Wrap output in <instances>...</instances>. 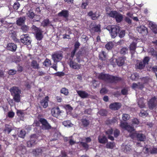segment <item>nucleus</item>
<instances>
[{"label":"nucleus","instance_id":"f257e3e1","mask_svg":"<svg viewBox=\"0 0 157 157\" xmlns=\"http://www.w3.org/2000/svg\"><path fill=\"white\" fill-rule=\"evenodd\" d=\"M98 78L100 79L109 83H115L121 80V78L118 77L105 74L102 73L99 74Z\"/></svg>","mask_w":157,"mask_h":157},{"label":"nucleus","instance_id":"f03ea898","mask_svg":"<svg viewBox=\"0 0 157 157\" xmlns=\"http://www.w3.org/2000/svg\"><path fill=\"white\" fill-rule=\"evenodd\" d=\"M150 58L148 56L144 58L142 61H138L136 64L137 68L139 69H143L146 64H148Z\"/></svg>","mask_w":157,"mask_h":157},{"label":"nucleus","instance_id":"7ed1b4c3","mask_svg":"<svg viewBox=\"0 0 157 157\" xmlns=\"http://www.w3.org/2000/svg\"><path fill=\"white\" fill-rule=\"evenodd\" d=\"M31 28L33 31L36 34V39L38 40H41L43 37L41 30L34 25H33Z\"/></svg>","mask_w":157,"mask_h":157},{"label":"nucleus","instance_id":"20e7f679","mask_svg":"<svg viewBox=\"0 0 157 157\" xmlns=\"http://www.w3.org/2000/svg\"><path fill=\"white\" fill-rule=\"evenodd\" d=\"M38 136L34 134L30 137V139L27 142V146L28 147H31L36 144V141Z\"/></svg>","mask_w":157,"mask_h":157},{"label":"nucleus","instance_id":"39448f33","mask_svg":"<svg viewBox=\"0 0 157 157\" xmlns=\"http://www.w3.org/2000/svg\"><path fill=\"white\" fill-rule=\"evenodd\" d=\"M21 42L25 45H29L30 44L31 41L30 37L28 34H23L21 36Z\"/></svg>","mask_w":157,"mask_h":157},{"label":"nucleus","instance_id":"423d86ee","mask_svg":"<svg viewBox=\"0 0 157 157\" xmlns=\"http://www.w3.org/2000/svg\"><path fill=\"white\" fill-rule=\"evenodd\" d=\"M52 57L54 63H57L61 60L63 54L61 52H56L52 55Z\"/></svg>","mask_w":157,"mask_h":157},{"label":"nucleus","instance_id":"0eeeda50","mask_svg":"<svg viewBox=\"0 0 157 157\" xmlns=\"http://www.w3.org/2000/svg\"><path fill=\"white\" fill-rule=\"evenodd\" d=\"M120 127L122 128L127 130L128 132H131L134 131V128L126 122L121 121V122Z\"/></svg>","mask_w":157,"mask_h":157},{"label":"nucleus","instance_id":"6e6552de","mask_svg":"<svg viewBox=\"0 0 157 157\" xmlns=\"http://www.w3.org/2000/svg\"><path fill=\"white\" fill-rule=\"evenodd\" d=\"M69 61L68 64L71 68L77 70L81 68V64L74 62L72 59H69Z\"/></svg>","mask_w":157,"mask_h":157},{"label":"nucleus","instance_id":"1a4fd4ad","mask_svg":"<svg viewBox=\"0 0 157 157\" xmlns=\"http://www.w3.org/2000/svg\"><path fill=\"white\" fill-rule=\"evenodd\" d=\"M39 121L42 124V128L45 130H48L52 128L51 125L48 123L47 121L44 118H41Z\"/></svg>","mask_w":157,"mask_h":157},{"label":"nucleus","instance_id":"9d476101","mask_svg":"<svg viewBox=\"0 0 157 157\" xmlns=\"http://www.w3.org/2000/svg\"><path fill=\"white\" fill-rule=\"evenodd\" d=\"M63 111L60 110L58 107H54L51 109V114L54 117H57L60 115L61 113H62Z\"/></svg>","mask_w":157,"mask_h":157},{"label":"nucleus","instance_id":"9b49d317","mask_svg":"<svg viewBox=\"0 0 157 157\" xmlns=\"http://www.w3.org/2000/svg\"><path fill=\"white\" fill-rule=\"evenodd\" d=\"M120 30V27L117 26H113L112 29L110 31V33L112 38H114L119 33Z\"/></svg>","mask_w":157,"mask_h":157},{"label":"nucleus","instance_id":"f8f14e48","mask_svg":"<svg viewBox=\"0 0 157 157\" xmlns=\"http://www.w3.org/2000/svg\"><path fill=\"white\" fill-rule=\"evenodd\" d=\"M157 99L155 97L151 98L148 101V105L151 109H153L157 105Z\"/></svg>","mask_w":157,"mask_h":157},{"label":"nucleus","instance_id":"ddd939ff","mask_svg":"<svg viewBox=\"0 0 157 157\" xmlns=\"http://www.w3.org/2000/svg\"><path fill=\"white\" fill-rule=\"evenodd\" d=\"M134 135L136 136L137 139L141 141H144L146 139L145 135L140 132H136Z\"/></svg>","mask_w":157,"mask_h":157},{"label":"nucleus","instance_id":"4468645a","mask_svg":"<svg viewBox=\"0 0 157 157\" xmlns=\"http://www.w3.org/2000/svg\"><path fill=\"white\" fill-rule=\"evenodd\" d=\"M10 91L12 95L20 94L21 93V90L16 86H13L10 89Z\"/></svg>","mask_w":157,"mask_h":157},{"label":"nucleus","instance_id":"2eb2a0df","mask_svg":"<svg viewBox=\"0 0 157 157\" xmlns=\"http://www.w3.org/2000/svg\"><path fill=\"white\" fill-rule=\"evenodd\" d=\"M7 48L8 50L14 52L17 48V46L16 44L13 43H9L7 45Z\"/></svg>","mask_w":157,"mask_h":157},{"label":"nucleus","instance_id":"dca6fc26","mask_svg":"<svg viewBox=\"0 0 157 157\" xmlns=\"http://www.w3.org/2000/svg\"><path fill=\"white\" fill-rule=\"evenodd\" d=\"M121 104L120 103L115 102L109 105L110 109L113 110H117L120 108Z\"/></svg>","mask_w":157,"mask_h":157},{"label":"nucleus","instance_id":"f3484780","mask_svg":"<svg viewBox=\"0 0 157 157\" xmlns=\"http://www.w3.org/2000/svg\"><path fill=\"white\" fill-rule=\"evenodd\" d=\"M90 30L91 33L100 32H101L100 25H96L93 27H92L91 25L90 26Z\"/></svg>","mask_w":157,"mask_h":157},{"label":"nucleus","instance_id":"a211bd4d","mask_svg":"<svg viewBox=\"0 0 157 157\" xmlns=\"http://www.w3.org/2000/svg\"><path fill=\"white\" fill-rule=\"evenodd\" d=\"M137 30L140 33L145 34H147V28L144 26H141L137 27Z\"/></svg>","mask_w":157,"mask_h":157},{"label":"nucleus","instance_id":"6ab92c4d","mask_svg":"<svg viewBox=\"0 0 157 157\" xmlns=\"http://www.w3.org/2000/svg\"><path fill=\"white\" fill-rule=\"evenodd\" d=\"M69 12L66 10H63L58 13L59 17H62L65 18H67L69 16Z\"/></svg>","mask_w":157,"mask_h":157},{"label":"nucleus","instance_id":"aec40b11","mask_svg":"<svg viewBox=\"0 0 157 157\" xmlns=\"http://www.w3.org/2000/svg\"><path fill=\"white\" fill-rule=\"evenodd\" d=\"M48 97L46 96L45 97L44 99L42 100L40 102L41 105L44 108H46L48 106Z\"/></svg>","mask_w":157,"mask_h":157},{"label":"nucleus","instance_id":"412c9836","mask_svg":"<svg viewBox=\"0 0 157 157\" xmlns=\"http://www.w3.org/2000/svg\"><path fill=\"white\" fill-rule=\"evenodd\" d=\"M88 15L93 20H96L99 17L100 15H97L96 13H94L92 11H90L88 13Z\"/></svg>","mask_w":157,"mask_h":157},{"label":"nucleus","instance_id":"4be33fe9","mask_svg":"<svg viewBox=\"0 0 157 157\" xmlns=\"http://www.w3.org/2000/svg\"><path fill=\"white\" fill-rule=\"evenodd\" d=\"M125 59H126L124 57H119L117 59H116L117 65L119 66H122L124 64Z\"/></svg>","mask_w":157,"mask_h":157},{"label":"nucleus","instance_id":"5701e85b","mask_svg":"<svg viewBox=\"0 0 157 157\" xmlns=\"http://www.w3.org/2000/svg\"><path fill=\"white\" fill-rule=\"evenodd\" d=\"M132 87L135 90H136L137 89H142L144 88V86L143 84L140 83H138L137 84L133 83L132 84Z\"/></svg>","mask_w":157,"mask_h":157},{"label":"nucleus","instance_id":"b1692460","mask_svg":"<svg viewBox=\"0 0 157 157\" xmlns=\"http://www.w3.org/2000/svg\"><path fill=\"white\" fill-rule=\"evenodd\" d=\"M81 121L82 124V125L84 127H88L90 123V122L87 118L85 117V118H82L81 120Z\"/></svg>","mask_w":157,"mask_h":157},{"label":"nucleus","instance_id":"393cba45","mask_svg":"<svg viewBox=\"0 0 157 157\" xmlns=\"http://www.w3.org/2000/svg\"><path fill=\"white\" fill-rule=\"evenodd\" d=\"M25 17H20L17 20L16 23L17 25L22 26L25 23Z\"/></svg>","mask_w":157,"mask_h":157},{"label":"nucleus","instance_id":"a878e982","mask_svg":"<svg viewBox=\"0 0 157 157\" xmlns=\"http://www.w3.org/2000/svg\"><path fill=\"white\" fill-rule=\"evenodd\" d=\"M77 93L79 96L82 98H87L89 96V94L85 91H78Z\"/></svg>","mask_w":157,"mask_h":157},{"label":"nucleus","instance_id":"bb28decb","mask_svg":"<svg viewBox=\"0 0 157 157\" xmlns=\"http://www.w3.org/2000/svg\"><path fill=\"white\" fill-rule=\"evenodd\" d=\"M107 141V139L105 136H99L98 137V141L100 143L105 144Z\"/></svg>","mask_w":157,"mask_h":157},{"label":"nucleus","instance_id":"cd10ccee","mask_svg":"<svg viewBox=\"0 0 157 157\" xmlns=\"http://www.w3.org/2000/svg\"><path fill=\"white\" fill-rule=\"evenodd\" d=\"M108 8L106 9V13L110 17L115 18L117 12L115 11H108Z\"/></svg>","mask_w":157,"mask_h":157},{"label":"nucleus","instance_id":"c85d7f7f","mask_svg":"<svg viewBox=\"0 0 157 157\" xmlns=\"http://www.w3.org/2000/svg\"><path fill=\"white\" fill-rule=\"evenodd\" d=\"M113 132V130L112 128L108 129L106 132V134L108 135V138L111 140H113L114 138L113 136H111Z\"/></svg>","mask_w":157,"mask_h":157},{"label":"nucleus","instance_id":"c756f323","mask_svg":"<svg viewBox=\"0 0 157 157\" xmlns=\"http://www.w3.org/2000/svg\"><path fill=\"white\" fill-rule=\"evenodd\" d=\"M136 44L135 42H132L130 45L129 48L130 50L132 51L131 52L132 54H133L135 53V51L136 48Z\"/></svg>","mask_w":157,"mask_h":157},{"label":"nucleus","instance_id":"7c9ffc66","mask_svg":"<svg viewBox=\"0 0 157 157\" xmlns=\"http://www.w3.org/2000/svg\"><path fill=\"white\" fill-rule=\"evenodd\" d=\"M42 150L41 148L34 149L32 151L33 154L35 155H37L41 154Z\"/></svg>","mask_w":157,"mask_h":157},{"label":"nucleus","instance_id":"2f4dec72","mask_svg":"<svg viewBox=\"0 0 157 157\" xmlns=\"http://www.w3.org/2000/svg\"><path fill=\"white\" fill-rule=\"evenodd\" d=\"M123 18V17L122 15L120 13L117 12L115 18L117 22H120L122 21Z\"/></svg>","mask_w":157,"mask_h":157},{"label":"nucleus","instance_id":"473e14b6","mask_svg":"<svg viewBox=\"0 0 157 157\" xmlns=\"http://www.w3.org/2000/svg\"><path fill=\"white\" fill-rule=\"evenodd\" d=\"M106 56V54L104 51H101L99 54V59L102 60H105V59Z\"/></svg>","mask_w":157,"mask_h":157},{"label":"nucleus","instance_id":"72a5a7b5","mask_svg":"<svg viewBox=\"0 0 157 157\" xmlns=\"http://www.w3.org/2000/svg\"><path fill=\"white\" fill-rule=\"evenodd\" d=\"M113 43L112 42H109L105 45V47L107 50H111L113 48Z\"/></svg>","mask_w":157,"mask_h":157},{"label":"nucleus","instance_id":"f704fd0d","mask_svg":"<svg viewBox=\"0 0 157 157\" xmlns=\"http://www.w3.org/2000/svg\"><path fill=\"white\" fill-rule=\"evenodd\" d=\"M13 96V99L15 102H20L21 100V96L20 94Z\"/></svg>","mask_w":157,"mask_h":157},{"label":"nucleus","instance_id":"c9c22d12","mask_svg":"<svg viewBox=\"0 0 157 157\" xmlns=\"http://www.w3.org/2000/svg\"><path fill=\"white\" fill-rule=\"evenodd\" d=\"M12 128L11 126L8 124L5 125V131L8 134L9 133L12 131Z\"/></svg>","mask_w":157,"mask_h":157},{"label":"nucleus","instance_id":"e433bc0d","mask_svg":"<svg viewBox=\"0 0 157 157\" xmlns=\"http://www.w3.org/2000/svg\"><path fill=\"white\" fill-rule=\"evenodd\" d=\"M122 148L124 149V151L125 152H128L131 149V146L129 145L123 146Z\"/></svg>","mask_w":157,"mask_h":157},{"label":"nucleus","instance_id":"4c0bfd02","mask_svg":"<svg viewBox=\"0 0 157 157\" xmlns=\"http://www.w3.org/2000/svg\"><path fill=\"white\" fill-rule=\"evenodd\" d=\"M115 146L113 142H109L107 143L106 145V147L107 148L112 149Z\"/></svg>","mask_w":157,"mask_h":157},{"label":"nucleus","instance_id":"58836bf2","mask_svg":"<svg viewBox=\"0 0 157 157\" xmlns=\"http://www.w3.org/2000/svg\"><path fill=\"white\" fill-rule=\"evenodd\" d=\"M31 66L34 69H38L39 67V64L35 60L32 61L31 63Z\"/></svg>","mask_w":157,"mask_h":157},{"label":"nucleus","instance_id":"ea45409f","mask_svg":"<svg viewBox=\"0 0 157 157\" xmlns=\"http://www.w3.org/2000/svg\"><path fill=\"white\" fill-rule=\"evenodd\" d=\"M138 105L141 108H143L145 107V105L142 98H140L139 100Z\"/></svg>","mask_w":157,"mask_h":157},{"label":"nucleus","instance_id":"a19ab883","mask_svg":"<svg viewBox=\"0 0 157 157\" xmlns=\"http://www.w3.org/2000/svg\"><path fill=\"white\" fill-rule=\"evenodd\" d=\"M61 93L65 95H67L69 94L68 90L66 88H63L60 90Z\"/></svg>","mask_w":157,"mask_h":157},{"label":"nucleus","instance_id":"79ce46f5","mask_svg":"<svg viewBox=\"0 0 157 157\" xmlns=\"http://www.w3.org/2000/svg\"><path fill=\"white\" fill-rule=\"evenodd\" d=\"M63 124L66 127H71L73 125L69 121H64L63 122Z\"/></svg>","mask_w":157,"mask_h":157},{"label":"nucleus","instance_id":"37998d69","mask_svg":"<svg viewBox=\"0 0 157 157\" xmlns=\"http://www.w3.org/2000/svg\"><path fill=\"white\" fill-rule=\"evenodd\" d=\"M150 147L148 146H146L143 148V151L146 154H149L150 153Z\"/></svg>","mask_w":157,"mask_h":157},{"label":"nucleus","instance_id":"c03bdc74","mask_svg":"<svg viewBox=\"0 0 157 157\" xmlns=\"http://www.w3.org/2000/svg\"><path fill=\"white\" fill-rule=\"evenodd\" d=\"M128 52V48H127L123 47L122 48L120 51V53L123 55H125Z\"/></svg>","mask_w":157,"mask_h":157},{"label":"nucleus","instance_id":"a18cd8bd","mask_svg":"<svg viewBox=\"0 0 157 157\" xmlns=\"http://www.w3.org/2000/svg\"><path fill=\"white\" fill-rule=\"evenodd\" d=\"M43 65L46 67L49 66L51 65V61L48 59H46L43 63Z\"/></svg>","mask_w":157,"mask_h":157},{"label":"nucleus","instance_id":"49530a36","mask_svg":"<svg viewBox=\"0 0 157 157\" xmlns=\"http://www.w3.org/2000/svg\"><path fill=\"white\" fill-rule=\"evenodd\" d=\"M20 6V4L18 2L16 1L14 3L13 5V7L14 10H17L19 8Z\"/></svg>","mask_w":157,"mask_h":157},{"label":"nucleus","instance_id":"de8ad7c7","mask_svg":"<svg viewBox=\"0 0 157 157\" xmlns=\"http://www.w3.org/2000/svg\"><path fill=\"white\" fill-rule=\"evenodd\" d=\"M150 153L151 154H157V147H153L150 148Z\"/></svg>","mask_w":157,"mask_h":157},{"label":"nucleus","instance_id":"09e8293b","mask_svg":"<svg viewBox=\"0 0 157 157\" xmlns=\"http://www.w3.org/2000/svg\"><path fill=\"white\" fill-rule=\"evenodd\" d=\"M148 115V113H147L146 111H144V110H142L140 113L139 114V115L143 117H146Z\"/></svg>","mask_w":157,"mask_h":157},{"label":"nucleus","instance_id":"8fccbe9b","mask_svg":"<svg viewBox=\"0 0 157 157\" xmlns=\"http://www.w3.org/2000/svg\"><path fill=\"white\" fill-rule=\"evenodd\" d=\"M132 124L133 125L136 127L139 124V122L137 118H134L132 120Z\"/></svg>","mask_w":157,"mask_h":157},{"label":"nucleus","instance_id":"3c124183","mask_svg":"<svg viewBox=\"0 0 157 157\" xmlns=\"http://www.w3.org/2000/svg\"><path fill=\"white\" fill-rule=\"evenodd\" d=\"M49 24V20L48 19L44 20L41 23V25L44 27L47 26Z\"/></svg>","mask_w":157,"mask_h":157},{"label":"nucleus","instance_id":"603ef678","mask_svg":"<svg viewBox=\"0 0 157 157\" xmlns=\"http://www.w3.org/2000/svg\"><path fill=\"white\" fill-rule=\"evenodd\" d=\"M25 133H26L25 131L22 130H21L19 133L18 134V135L19 137L22 138H24L25 135Z\"/></svg>","mask_w":157,"mask_h":157},{"label":"nucleus","instance_id":"864d4df0","mask_svg":"<svg viewBox=\"0 0 157 157\" xmlns=\"http://www.w3.org/2000/svg\"><path fill=\"white\" fill-rule=\"evenodd\" d=\"M79 144L81 146H82L83 147H84L85 149H87L89 147V145L87 144V143L83 142H79Z\"/></svg>","mask_w":157,"mask_h":157},{"label":"nucleus","instance_id":"5fc2aeb1","mask_svg":"<svg viewBox=\"0 0 157 157\" xmlns=\"http://www.w3.org/2000/svg\"><path fill=\"white\" fill-rule=\"evenodd\" d=\"M130 117L129 115L128 114H123L122 116V119L124 121L128 120L130 118Z\"/></svg>","mask_w":157,"mask_h":157},{"label":"nucleus","instance_id":"6e6d98bb","mask_svg":"<svg viewBox=\"0 0 157 157\" xmlns=\"http://www.w3.org/2000/svg\"><path fill=\"white\" fill-rule=\"evenodd\" d=\"M138 75L137 73L132 74L131 76V78L132 80H136L138 78Z\"/></svg>","mask_w":157,"mask_h":157},{"label":"nucleus","instance_id":"4d7b16f0","mask_svg":"<svg viewBox=\"0 0 157 157\" xmlns=\"http://www.w3.org/2000/svg\"><path fill=\"white\" fill-rule=\"evenodd\" d=\"M107 113L106 111L104 109H101L99 112V114L101 116H105Z\"/></svg>","mask_w":157,"mask_h":157},{"label":"nucleus","instance_id":"13d9d810","mask_svg":"<svg viewBox=\"0 0 157 157\" xmlns=\"http://www.w3.org/2000/svg\"><path fill=\"white\" fill-rule=\"evenodd\" d=\"M21 29L23 31L26 32L29 30V27L26 25H22Z\"/></svg>","mask_w":157,"mask_h":157},{"label":"nucleus","instance_id":"bf43d9fd","mask_svg":"<svg viewBox=\"0 0 157 157\" xmlns=\"http://www.w3.org/2000/svg\"><path fill=\"white\" fill-rule=\"evenodd\" d=\"M149 26L152 29H154L156 27H157L156 25L154 23L152 22H150L149 24Z\"/></svg>","mask_w":157,"mask_h":157},{"label":"nucleus","instance_id":"052dcab7","mask_svg":"<svg viewBox=\"0 0 157 157\" xmlns=\"http://www.w3.org/2000/svg\"><path fill=\"white\" fill-rule=\"evenodd\" d=\"M27 15L29 17L31 18H33L34 16V13L31 11H29Z\"/></svg>","mask_w":157,"mask_h":157},{"label":"nucleus","instance_id":"680f3d73","mask_svg":"<svg viewBox=\"0 0 157 157\" xmlns=\"http://www.w3.org/2000/svg\"><path fill=\"white\" fill-rule=\"evenodd\" d=\"M17 114L19 116H23L24 115L23 111L21 110H17Z\"/></svg>","mask_w":157,"mask_h":157},{"label":"nucleus","instance_id":"e2e57ef3","mask_svg":"<svg viewBox=\"0 0 157 157\" xmlns=\"http://www.w3.org/2000/svg\"><path fill=\"white\" fill-rule=\"evenodd\" d=\"M108 92V90L105 88H102L100 91V93L101 94H104Z\"/></svg>","mask_w":157,"mask_h":157},{"label":"nucleus","instance_id":"0e129e2a","mask_svg":"<svg viewBox=\"0 0 157 157\" xmlns=\"http://www.w3.org/2000/svg\"><path fill=\"white\" fill-rule=\"evenodd\" d=\"M114 133L115 137H117L119 135L120 131L116 129L114 130Z\"/></svg>","mask_w":157,"mask_h":157},{"label":"nucleus","instance_id":"69168bd1","mask_svg":"<svg viewBox=\"0 0 157 157\" xmlns=\"http://www.w3.org/2000/svg\"><path fill=\"white\" fill-rule=\"evenodd\" d=\"M16 73V71L14 70L11 69L8 72L9 74L11 75H13Z\"/></svg>","mask_w":157,"mask_h":157},{"label":"nucleus","instance_id":"338daca9","mask_svg":"<svg viewBox=\"0 0 157 157\" xmlns=\"http://www.w3.org/2000/svg\"><path fill=\"white\" fill-rule=\"evenodd\" d=\"M125 32L124 30L121 31L119 34V36L120 38H122L124 37L125 35Z\"/></svg>","mask_w":157,"mask_h":157},{"label":"nucleus","instance_id":"774afa93","mask_svg":"<svg viewBox=\"0 0 157 157\" xmlns=\"http://www.w3.org/2000/svg\"><path fill=\"white\" fill-rule=\"evenodd\" d=\"M61 157H67V153L65 151H62L61 152Z\"/></svg>","mask_w":157,"mask_h":157}]
</instances>
